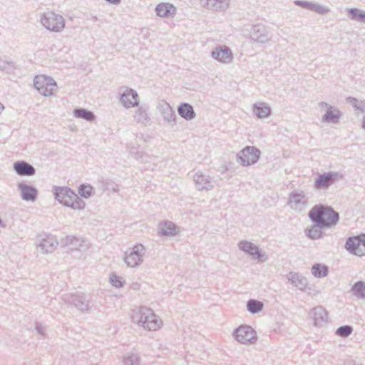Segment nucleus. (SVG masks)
<instances>
[{"instance_id":"nucleus-1","label":"nucleus","mask_w":365,"mask_h":365,"mask_svg":"<svg viewBox=\"0 0 365 365\" xmlns=\"http://www.w3.org/2000/svg\"><path fill=\"white\" fill-rule=\"evenodd\" d=\"M308 216L312 222H317L327 228L334 227L339 220V214L331 206L323 204L314 205Z\"/></svg>"},{"instance_id":"nucleus-2","label":"nucleus","mask_w":365,"mask_h":365,"mask_svg":"<svg viewBox=\"0 0 365 365\" xmlns=\"http://www.w3.org/2000/svg\"><path fill=\"white\" fill-rule=\"evenodd\" d=\"M132 320L134 323L149 331H156L163 324L162 320L151 309L146 307H140L133 310Z\"/></svg>"},{"instance_id":"nucleus-3","label":"nucleus","mask_w":365,"mask_h":365,"mask_svg":"<svg viewBox=\"0 0 365 365\" xmlns=\"http://www.w3.org/2000/svg\"><path fill=\"white\" fill-rule=\"evenodd\" d=\"M55 199L64 206L73 210H83L86 203L76 193L68 187H53Z\"/></svg>"},{"instance_id":"nucleus-4","label":"nucleus","mask_w":365,"mask_h":365,"mask_svg":"<svg viewBox=\"0 0 365 365\" xmlns=\"http://www.w3.org/2000/svg\"><path fill=\"white\" fill-rule=\"evenodd\" d=\"M41 23L47 30L56 33L61 32L65 28L64 18L53 11H47L41 17Z\"/></svg>"},{"instance_id":"nucleus-5","label":"nucleus","mask_w":365,"mask_h":365,"mask_svg":"<svg viewBox=\"0 0 365 365\" xmlns=\"http://www.w3.org/2000/svg\"><path fill=\"white\" fill-rule=\"evenodd\" d=\"M34 86L45 97L52 96L57 90V84L53 78L45 75H38L34 79Z\"/></svg>"},{"instance_id":"nucleus-6","label":"nucleus","mask_w":365,"mask_h":365,"mask_svg":"<svg viewBox=\"0 0 365 365\" xmlns=\"http://www.w3.org/2000/svg\"><path fill=\"white\" fill-rule=\"evenodd\" d=\"M195 187L200 192H208L218 185V180L215 177L200 171L195 173L192 175Z\"/></svg>"},{"instance_id":"nucleus-7","label":"nucleus","mask_w":365,"mask_h":365,"mask_svg":"<svg viewBox=\"0 0 365 365\" xmlns=\"http://www.w3.org/2000/svg\"><path fill=\"white\" fill-rule=\"evenodd\" d=\"M145 251V249L143 245H135L124 253L123 259L128 267H138L143 263Z\"/></svg>"},{"instance_id":"nucleus-8","label":"nucleus","mask_w":365,"mask_h":365,"mask_svg":"<svg viewBox=\"0 0 365 365\" xmlns=\"http://www.w3.org/2000/svg\"><path fill=\"white\" fill-rule=\"evenodd\" d=\"M344 178V175L339 172L329 171L319 174L315 179L314 187L316 190H327L330 186L334 185Z\"/></svg>"},{"instance_id":"nucleus-9","label":"nucleus","mask_w":365,"mask_h":365,"mask_svg":"<svg viewBox=\"0 0 365 365\" xmlns=\"http://www.w3.org/2000/svg\"><path fill=\"white\" fill-rule=\"evenodd\" d=\"M260 150L255 146H246L237 155V161L247 167L255 164L259 159Z\"/></svg>"},{"instance_id":"nucleus-10","label":"nucleus","mask_w":365,"mask_h":365,"mask_svg":"<svg viewBox=\"0 0 365 365\" xmlns=\"http://www.w3.org/2000/svg\"><path fill=\"white\" fill-rule=\"evenodd\" d=\"M58 245L57 239L52 235L42 234L37 237L36 247L42 254L52 253Z\"/></svg>"},{"instance_id":"nucleus-11","label":"nucleus","mask_w":365,"mask_h":365,"mask_svg":"<svg viewBox=\"0 0 365 365\" xmlns=\"http://www.w3.org/2000/svg\"><path fill=\"white\" fill-rule=\"evenodd\" d=\"M239 343L253 344L257 341L256 331L248 325H242L235 329L232 334Z\"/></svg>"},{"instance_id":"nucleus-12","label":"nucleus","mask_w":365,"mask_h":365,"mask_svg":"<svg viewBox=\"0 0 365 365\" xmlns=\"http://www.w3.org/2000/svg\"><path fill=\"white\" fill-rule=\"evenodd\" d=\"M250 36L252 41L259 43H267L272 40L269 29L262 24L252 26Z\"/></svg>"},{"instance_id":"nucleus-13","label":"nucleus","mask_w":365,"mask_h":365,"mask_svg":"<svg viewBox=\"0 0 365 365\" xmlns=\"http://www.w3.org/2000/svg\"><path fill=\"white\" fill-rule=\"evenodd\" d=\"M119 95L120 101L125 108L138 106V94L136 91L127 86H122L119 88Z\"/></svg>"},{"instance_id":"nucleus-14","label":"nucleus","mask_w":365,"mask_h":365,"mask_svg":"<svg viewBox=\"0 0 365 365\" xmlns=\"http://www.w3.org/2000/svg\"><path fill=\"white\" fill-rule=\"evenodd\" d=\"M318 105L321 108H326V113L323 115L322 118V122L331 123L334 124H336L339 122L342 113L339 108L324 101L319 102Z\"/></svg>"},{"instance_id":"nucleus-15","label":"nucleus","mask_w":365,"mask_h":365,"mask_svg":"<svg viewBox=\"0 0 365 365\" xmlns=\"http://www.w3.org/2000/svg\"><path fill=\"white\" fill-rule=\"evenodd\" d=\"M364 245L362 235H361L349 237L346 240L345 248L351 254L361 257L365 255Z\"/></svg>"},{"instance_id":"nucleus-16","label":"nucleus","mask_w":365,"mask_h":365,"mask_svg":"<svg viewBox=\"0 0 365 365\" xmlns=\"http://www.w3.org/2000/svg\"><path fill=\"white\" fill-rule=\"evenodd\" d=\"M238 247L240 250L250 255L255 259L264 262L267 259V255L261 253L259 247L251 242L242 240L238 243Z\"/></svg>"},{"instance_id":"nucleus-17","label":"nucleus","mask_w":365,"mask_h":365,"mask_svg":"<svg viewBox=\"0 0 365 365\" xmlns=\"http://www.w3.org/2000/svg\"><path fill=\"white\" fill-rule=\"evenodd\" d=\"M63 300L81 312H88L91 309L88 300L83 295L65 294Z\"/></svg>"},{"instance_id":"nucleus-18","label":"nucleus","mask_w":365,"mask_h":365,"mask_svg":"<svg viewBox=\"0 0 365 365\" xmlns=\"http://www.w3.org/2000/svg\"><path fill=\"white\" fill-rule=\"evenodd\" d=\"M211 56L216 61L223 63H230L233 59L231 49L225 46H217L211 52Z\"/></svg>"},{"instance_id":"nucleus-19","label":"nucleus","mask_w":365,"mask_h":365,"mask_svg":"<svg viewBox=\"0 0 365 365\" xmlns=\"http://www.w3.org/2000/svg\"><path fill=\"white\" fill-rule=\"evenodd\" d=\"M288 204L291 208L301 211L307 206V197L302 190L294 191L289 195Z\"/></svg>"},{"instance_id":"nucleus-20","label":"nucleus","mask_w":365,"mask_h":365,"mask_svg":"<svg viewBox=\"0 0 365 365\" xmlns=\"http://www.w3.org/2000/svg\"><path fill=\"white\" fill-rule=\"evenodd\" d=\"M294 4L298 6L314 11L321 15L326 14L330 11L328 6L312 1L295 0Z\"/></svg>"},{"instance_id":"nucleus-21","label":"nucleus","mask_w":365,"mask_h":365,"mask_svg":"<svg viewBox=\"0 0 365 365\" xmlns=\"http://www.w3.org/2000/svg\"><path fill=\"white\" fill-rule=\"evenodd\" d=\"M310 318L313 320V324L316 327L323 326L328 320V313L326 309L318 306L312 309L309 312Z\"/></svg>"},{"instance_id":"nucleus-22","label":"nucleus","mask_w":365,"mask_h":365,"mask_svg":"<svg viewBox=\"0 0 365 365\" xmlns=\"http://www.w3.org/2000/svg\"><path fill=\"white\" fill-rule=\"evenodd\" d=\"M201 4L207 9L224 11L230 5V0H200Z\"/></svg>"},{"instance_id":"nucleus-23","label":"nucleus","mask_w":365,"mask_h":365,"mask_svg":"<svg viewBox=\"0 0 365 365\" xmlns=\"http://www.w3.org/2000/svg\"><path fill=\"white\" fill-rule=\"evenodd\" d=\"M158 109L162 114L164 120L168 123H175L176 115L174 110L165 101L158 103Z\"/></svg>"},{"instance_id":"nucleus-24","label":"nucleus","mask_w":365,"mask_h":365,"mask_svg":"<svg viewBox=\"0 0 365 365\" xmlns=\"http://www.w3.org/2000/svg\"><path fill=\"white\" fill-rule=\"evenodd\" d=\"M178 232L176 225L171 221L165 220L159 225L158 231L159 236L173 237Z\"/></svg>"},{"instance_id":"nucleus-25","label":"nucleus","mask_w":365,"mask_h":365,"mask_svg":"<svg viewBox=\"0 0 365 365\" xmlns=\"http://www.w3.org/2000/svg\"><path fill=\"white\" fill-rule=\"evenodd\" d=\"M176 11V7L170 3H160L155 7L156 14L160 17L173 16Z\"/></svg>"},{"instance_id":"nucleus-26","label":"nucleus","mask_w":365,"mask_h":365,"mask_svg":"<svg viewBox=\"0 0 365 365\" xmlns=\"http://www.w3.org/2000/svg\"><path fill=\"white\" fill-rule=\"evenodd\" d=\"M313 225L305 229V235L311 240H319L323 237L324 233L322 230L327 229L324 226L317 223V222H312Z\"/></svg>"},{"instance_id":"nucleus-27","label":"nucleus","mask_w":365,"mask_h":365,"mask_svg":"<svg viewBox=\"0 0 365 365\" xmlns=\"http://www.w3.org/2000/svg\"><path fill=\"white\" fill-rule=\"evenodd\" d=\"M287 279L300 290H304L308 284L307 279L297 272H290L287 275Z\"/></svg>"},{"instance_id":"nucleus-28","label":"nucleus","mask_w":365,"mask_h":365,"mask_svg":"<svg viewBox=\"0 0 365 365\" xmlns=\"http://www.w3.org/2000/svg\"><path fill=\"white\" fill-rule=\"evenodd\" d=\"M252 111L258 118H268L272 113L270 106L266 103H256L252 106Z\"/></svg>"},{"instance_id":"nucleus-29","label":"nucleus","mask_w":365,"mask_h":365,"mask_svg":"<svg viewBox=\"0 0 365 365\" xmlns=\"http://www.w3.org/2000/svg\"><path fill=\"white\" fill-rule=\"evenodd\" d=\"M179 115L186 120H191L196 116L193 107L187 103H181L178 108Z\"/></svg>"},{"instance_id":"nucleus-30","label":"nucleus","mask_w":365,"mask_h":365,"mask_svg":"<svg viewBox=\"0 0 365 365\" xmlns=\"http://www.w3.org/2000/svg\"><path fill=\"white\" fill-rule=\"evenodd\" d=\"M133 119L135 123L146 125L150 120L148 109L144 106L138 107L134 113Z\"/></svg>"},{"instance_id":"nucleus-31","label":"nucleus","mask_w":365,"mask_h":365,"mask_svg":"<svg viewBox=\"0 0 365 365\" xmlns=\"http://www.w3.org/2000/svg\"><path fill=\"white\" fill-rule=\"evenodd\" d=\"M346 11L349 19L365 24V11L358 8H347Z\"/></svg>"},{"instance_id":"nucleus-32","label":"nucleus","mask_w":365,"mask_h":365,"mask_svg":"<svg viewBox=\"0 0 365 365\" xmlns=\"http://www.w3.org/2000/svg\"><path fill=\"white\" fill-rule=\"evenodd\" d=\"M66 243L70 247V250H82L86 245L85 241L82 239L76 238L73 236H67L66 237Z\"/></svg>"},{"instance_id":"nucleus-33","label":"nucleus","mask_w":365,"mask_h":365,"mask_svg":"<svg viewBox=\"0 0 365 365\" xmlns=\"http://www.w3.org/2000/svg\"><path fill=\"white\" fill-rule=\"evenodd\" d=\"M73 115L77 118L84 119L88 122L93 121L96 118V115L92 111L81 108L74 109Z\"/></svg>"},{"instance_id":"nucleus-34","label":"nucleus","mask_w":365,"mask_h":365,"mask_svg":"<svg viewBox=\"0 0 365 365\" xmlns=\"http://www.w3.org/2000/svg\"><path fill=\"white\" fill-rule=\"evenodd\" d=\"M329 272L328 267L325 264H314L312 268V273L315 277L322 278L327 276Z\"/></svg>"},{"instance_id":"nucleus-35","label":"nucleus","mask_w":365,"mask_h":365,"mask_svg":"<svg viewBox=\"0 0 365 365\" xmlns=\"http://www.w3.org/2000/svg\"><path fill=\"white\" fill-rule=\"evenodd\" d=\"M264 307L263 302L257 299H250L247 302V309L251 314H257L260 312Z\"/></svg>"},{"instance_id":"nucleus-36","label":"nucleus","mask_w":365,"mask_h":365,"mask_svg":"<svg viewBox=\"0 0 365 365\" xmlns=\"http://www.w3.org/2000/svg\"><path fill=\"white\" fill-rule=\"evenodd\" d=\"M38 190L26 184H24V200L34 202L38 196Z\"/></svg>"},{"instance_id":"nucleus-37","label":"nucleus","mask_w":365,"mask_h":365,"mask_svg":"<svg viewBox=\"0 0 365 365\" xmlns=\"http://www.w3.org/2000/svg\"><path fill=\"white\" fill-rule=\"evenodd\" d=\"M351 291L358 299H365V282L363 281L356 282L352 286Z\"/></svg>"},{"instance_id":"nucleus-38","label":"nucleus","mask_w":365,"mask_h":365,"mask_svg":"<svg viewBox=\"0 0 365 365\" xmlns=\"http://www.w3.org/2000/svg\"><path fill=\"white\" fill-rule=\"evenodd\" d=\"M140 356L133 353H128L125 354L123 357L124 365H140Z\"/></svg>"},{"instance_id":"nucleus-39","label":"nucleus","mask_w":365,"mask_h":365,"mask_svg":"<svg viewBox=\"0 0 365 365\" xmlns=\"http://www.w3.org/2000/svg\"><path fill=\"white\" fill-rule=\"evenodd\" d=\"M346 100L356 110L365 113V101H359L354 97H347Z\"/></svg>"},{"instance_id":"nucleus-40","label":"nucleus","mask_w":365,"mask_h":365,"mask_svg":"<svg viewBox=\"0 0 365 365\" xmlns=\"http://www.w3.org/2000/svg\"><path fill=\"white\" fill-rule=\"evenodd\" d=\"M93 187L90 185H81L78 187V194L84 198H89L92 195Z\"/></svg>"},{"instance_id":"nucleus-41","label":"nucleus","mask_w":365,"mask_h":365,"mask_svg":"<svg viewBox=\"0 0 365 365\" xmlns=\"http://www.w3.org/2000/svg\"><path fill=\"white\" fill-rule=\"evenodd\" d=\"M0 70L6 73H13L15 70V64L12 61L0 59Z\"/></svg>"},{"instance_id":"nucleus-42","label":"nucleus","mask_w":365,"mask_h":365,"mask_svg":"<svg viewBox=\"0 0 365 365\" xmlns=\"http://www.w3.org/2000/svg\"><path fill=\"white\" fill-rule=\"evenodd\" d=\"M353 328L349 325H344L339 327L336 331V334L341 337H347L351 334Z\"/></svg>"},{"instance_id":"nucleus-43","label":"nucleus","mask_w":365,"mask_h":365,"mask_svg":"<svg viewBox=\"0 0 365 365\" xmlns=\"http://www.w3.org/2000/svg\"><path fill=\"white\" fill-rule=\"evenodd\" d=\"M109 282L112 286L116 288L123 287L125 283V281L114 272L110 274Z\"/></svg>"},{"instance_id":"nucleus-44","label":"nucleus","mask_w":365,"mask_h":365,"mask_svg":"<svg viewBox=\"0 0 365 365\" xmlns=\"http://www.w3.org/2000/svg\"><path fill=\"white\" fill-rule=\"evenodd\" d=\"M35 174H36L35 168L32 165L24 161V176H33Z\"/></svg>"},{"instance_id":"nucleus-45","label":"nucleus","mask_w":365,"mask_h":365,"mask_svg":"<svg viewBox=\"0 0 365 365\" xmlns=\"http://www.w3.org/2000/svg\"><path fill=\"white\" fill-rule=\"evenodd\" d=\"M14 168L18 175L23 176V160L16 162Z\"/></svg>"},{"instance_id":"nucleus-46","label":"nucleus","mask_w":365,"mask_h":365,"mask_svg":"<svg viewBox=\"0 0 365 365\" xmlns=\"http://www.w3.org/2000/svg\"><path fill=\"white\" fill-rule=\"evenodd\" d=\"M35 329L36 330L38 334H39L42 336H46V332H45L46 329L41 324L36 322Z\"/></svg>"},{"instance_id":"nucleus-47","label":"nucleus","mask_w":365,"mask_h":365,"mask_svg":"<svg viewBox=\"0 0 365 365\" xmlns=\"http://www.w3.org/2000/svg\"><path fill=\"white\" fill-rule=\"evenodd\" d=\"M18 188H19V190L20 191V195H21V198L23 199V182H19Z\"/></svg>"},{"instance_id":"nucleus-48","label":"nucleus","mask_w":365,"mask_h":365,"mask_svg":"<svg viewBox=\"0 0 365 365\" xmlns=\"http://www.w3.org/2000/svg\"><path fill=\"white\" fill-rule=\"evenodd\" d=\"M106 1L108 2L109 4L118 5L120 3V0H105Z\"/></svg>"},{"instance_id":"nucleus-49","label":"nucleus","mask_w":365,"mask_h":365,"mask_svg":"<svg viewBox=\"0 0 365 365\" xmlns=\"http://www.w3.org/2000/svg\"><path fill=\"white\" fill-rule=\"evenodd\" d=\"M111 189H112V190H113V192H117V191L118 190V185H117L116 184L113 183V184L112 185V187H111Z\"/></svg>"},{"instance_id":"nucleus-50","label":"nucleus","mask_w":365,"mask_h":365,"mask_svg":"<svg viewBox=\"0 0 365 365\" xmlns=\"http://www.w3.org/2000/svg\"><path fill=\"white\" fill-rule=\"evenodd\" d=\"M4 106H3L2 103H0V114L4 110Z\"/></svg>"},{"instance_id":"nucleus-51","label":"nucleus","mask_w":365,"mask_h":365,"mask_svg":"<svg viewBox=\"0 0 365 365\" xmlns=\"http://www.w3.org/2000/svg\"><path fill=\"white\" fill-rule=\"evenodd\" d=\"M363 242H364V247L365 248V234L362 235Z\"/></svg>"},{"instance_id":"nucleus-52","label":"nucleus","mask_w":365,"mask_h":365,"mask_svg":"<svg viewBox=\"0 0 365 365\" xmlns=\"http://www.w3.org/2000/svg\"><path fill=\"white\" fill-rule=\"evenodd\" d=\"M363 128L365 129V116L364 117V120H363V125H362Z\"/></svg>"},{"instance_id":"nucleus-53","label":"nucleus","mask_w":365,"mask_h":365,"mask_svg":"<svg viewBox=\"0 0 365 365\" xmlns=\"http://www.w3.org/2000/svg\"><path fill=\"white\" fill-rule=\"evenodd\" d=\"M139 155V158H142V154L140 155L139 153H137Z\"/></svg>"}]
</instances>
